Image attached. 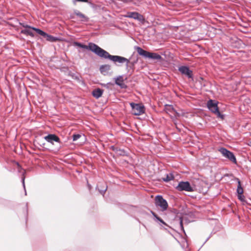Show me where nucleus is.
Segmentation results:
<instances>
[{
	"instance_id": "393cba45",
	"label": "nucleus",
	"mask_w": 251,
	"mask_h": 251,
	"mask_svg": "<svg viewBox=\"0 0 251 251\" xmlns=\"http://www.w3.org/2000/svg\"><path fill=\"white\" fill-rule=\"evenodd\" d=\"M180 226L181 227V230L184 232V228L183 226V224H182V218L180 219V222H179Z\"/></svg>"
},
{
	"instance_id": "1a4fd4ad",
	"label": "nucleus",
	"mask_w": 251,
	"mask_h": 251,
	"mask_svg": "<svg viewBox=\"0 0 251 251\" xmlns=\"http://www.w3.org/2000/svg\"><path fill=\"white\" fill-rule=\"evenodd\" d=\"M179 71L182 74L186 75L188 77H192V72L186 66H181L178 69Z\"/></svg>"
},
{
	"instance_id": "f8f14e48",
	"label": "nucleus",
	"mask_w": 251,
	"mask_h": 251,
	"mask_svg": "<svg viewBox=\"0 0 251 251\" xmlns=\"http://www.w3.org/2000/svg\"><path fill=\"white\" fill-rule=\"evenodd\" d=\"M73 45L77 46L78 47H99L97 45L92 43H89L88 45H83L77 42H74Z\"/></svg>"
},
{
	"instance_id": "c756f323",
	"label": "nucleus",
	"mask_w": 251,
	"mask_h": 251,
	"mask_svg": "<svg viewBox=\"0 0 251 251\" xmlns=\"http://www.w3.org/2000/svg\"><path fill=\"white\" fill-rule=\"evenodd\" d=\"M106 188H107V187H106ZM106 188H105V189H104V190H101V193H104V192H105V191H106Z\"/></svg>"
},
{
	"instance_id": "aec40b11",
	"label": "nucleus",
	"mask_w": 251,
	"mask_h": 251,
	"mask_svg": "<svg viewBox=\"0 0 251 251\" xmlns=\"http://www.w3.org/2000/svg\"><path fill=\"white\" fill-rule=\"evenodd\" d=\"M32 29L33 30L35 31L37 34L42 36L43 38H45V37L47 34L46 32H45L44 31H43V30H42L39 28H37L35 27V28H32Z\"/></svg>"
},
{
	"instance_id": "c85d7f7f",
	"label": "nucleus",
	"mask_w": 251,
	"mask_h": 251,
	"mask_svg": "<svg viewBox=\"0 0 251 251\" xmlns=\"http://www.w3.org/2000/svg\"><path fill=\"white\" fill-rule=\"evenodd\" d=\"M22 182H23V187H24V189H25V177H23L22 178Z\"/></svg>"
},
{
	"instance_id": "cd10ccee",
	"label": "nucleus",
	"mask_w": 251,
	"mask_h": 251,
	"mask_svg": "<svg viewBox=\"0 0 251 251\" xmlns=\"http://www.w3.org/2000/svg\"><path fill=\"white\" fill-rule=\"evenodd\" d=\"M21 25L24 27H25V28H27V27H30V26H29L27 25H25L24 24H21Z\"/></svg>"
},
{
	"instance_id": "9b49d317",
	"label": "nucleus",
	"mask_w": 251,
	"mask_h": 251,
	"mask_svg": "<svg viewBox=\"0 0 251 251\" xmlns=\"http://www.w3.org/2000/svg\"><path fill=\"white\" fill-rule=\"evenodd\" d=\"M111 67L109 65L105 64L102 65L100 67V70L102 74L105 75L108 72V71L110 70Z\"/></svg>"
},
{
	"instance_id": "7ed1b4c3",
	"label": "nucleus",
	"mask_w": 251,
	"mask_h": 251,
	"mask_svg": "<svg viewBox=\"0 0 251 251\" xmlns=\"http://www.w3.org/2000/svg\"><path fill=\"white\" fill-rule=\"evenodd\" d=\"M218 151L225 158L228 159L234 164L237 163L236 157L232 152L225 148H221Z\"/></svg>"
},
{
	"instance_id": "20e7f679",
	"label": "nucleus",
	"mask_w": 251,
	"mask_h": 251,
	"mask_svg": "<svg viewBox=\"0 0 251 251\" xmlns=\"http://www.w3.org/2000/svg\"><path fill=\"white\" fill-rule=\"evenodd\" d=\"M176 189L179 191H185L186 192H193L195 187L191 186L188 181H180L178 183Z\"/></svg>"
},
{
	"instance_id": "9d476101",
	"label": "nucleus",
	"mask_w": 251,
	"mask_h": 251,
	"mask_svg": "<svg viewBox=\"0 0 251 251\" xmlns=\"http://www.w3.org/2000/svg\"><path fill=\"white\" fill-rule=\"evenodd\" d=\"M127 17L139 20H141L143 17L141 15L137 12H129Z\"/></svg>"
},
{
	"instance_id": "4468645a",
	"label": "nucleus",
	"mask_w": 251,
	"mask_h": 251,
	"mask_svg": "<svg viewBox=\"0 0 251 251\" xmlns=\"http://www.w3.org/2000/svg\"><path fill=\"white\" fill-rule=\"evenodd\" d=\"M115 83L120 86L121 88H124L125 87V84L124 83L123 77L122 76H119L116 78Z\"/></svg>"
},
{
	"instance_id": "dca6fc26",
	"label": "nucleus",
	"mask_w": 251,
	"mask_h": 251,
	"mask_svg": "<svg viewBox=\"0 0 251 251\" xmlns=\"http://www.w3.org/2000/svg\"><path fill=\"white\" fill-rule=\"evenodd\" d=\"M75 15H76L77 17H78L80 19H81L82 21L83 22H87L88 20V18L83 14L79 12V11H75Z\"/></svg>"
},
{
	"instance_id": "a211bd4d",
	"label": "nucleus",
	"mask_w": 251,
	"mask_h": 251,
	"mask_svg": "<svg viewBox=\"0 0 251 251\" xmlns=\"http://www.w3.org/2000/svg\"><path fill=\"white\" fill-rule=\"evenodd\" d=\"M166 109L171 113L173 114L176 117L179 116V114L174 109L172 106L168 105L166 107Z\"/></svg>"
},
{
	"instance_id": "39448f33",
	"label": "nucleus",
	"mask_w": 251,
	"mask_h": 251,
	"mask_svg": "<svg viewBox=\"0 0 251 251\" xmlns=\"http://www.w3.org/2000/svg\"><path fill=\"white\" fill-rule=\"evenodd\" d=\"M217 104L216 101L210 100L207 101V105L209 110L216 114L218 117L223 119V116L219 112Z\"/></svg>"
},
{
	"instance_id": "f257e3e1",
	"label": "nucleus",
	"mask_w": 251,
	"mask_h": 251,
	"mask_svg": "<svg viewBox=\"0 0 251 251\" xmlns=\"http://www.w3.org/2000/svg\"><path fill=\"white\" fill-rule=\"evenodd\" d=\"M85 49L92 51L100 57H102L105 58H108L110 60L113 61L114 62H118L121 64L126 63V66H128L129 63V59L121 56L110 55L107 51L102 50L101 48Z\"/></svg>"
},
{
	"instance_id": "412c9836",
	"label": "nucleus",
	"mask_w": 251,
	"mask_h": 251,
	"mask_svg": "<svg viewBox=\"0 0 251 251\" xmlns=\"http://www.w3.org/2000/svg\"><path fill=\"white\" fill-rule=\"evenodd\" d=\"M237 193L238 195H241L243 194V189L241 187L240 181L238 179V186L237 189Z\"/></svg>"
},
{
	"instance_id": "6e6552de",
	"label": "nucleus",
	"mask_w": 251,
	"mask_h": 251,
	"mask_svg": "<svg viewBox=\"0 0 251 251\" xmlns=\"http://www.w3.org/2000/svg\"><path fill=\"white\" fill-rule=\"evenodd\" d=\"M44 139L48 142L53 145L54 142H60L59 138L55 134H50L44 137Z\"/></svg>"
},
{
	"instance_id": "7c9ffc66",
	"label": "nucleus",
	"mask_w": 251,
	"mask_h": 251,
	"mask_svg": "<svg viewBox=\"0 0 251 251\" xmlns=\"http://www.w3.org/2000/svg\"><path fill=\"white\" fill-rule=\"evenodd\" d=\"M250 146H251V141L250 142L249 144Z\"/></svg>"
},
{
	"instance_id": "f3484780",
	"label": "nucleus",
	"mask_w": 251,
	"mask_h": 251,
	"mask_svg": "<svg viewBox=\"0 0 251 251\" xmlns=\"http://www.w3.org/2000/svg\"><path fill=\"white\" fill-rule=\"evenodd\" d=\"M44 39H45L47 41L51 42H56L57 41L60 40V39L58 38L54 37L47 33L46 34Z\"/></svg>"
},
{
	"instance_id": "f03ea898",
	"label": "nucleus",
	"mask_w": 251,
	"mask_h": 251,
	"mask_svg": "<svg viewBox=\"0 0 251 251\" xmlns=\"http://www.w3.org/2000/svg\"><path fill=\"white\" fill-rule=\"evenodd\" d=\"M137 49L138 53L145 58L157 60H159L161 58V56L156 53L150 52L144 50L142 48H137Z\"/></svg>"
},
{
	"instance_id": "ddd939ff",
	"label": "nucleus",
	"mask_w": 251,
	"mask_h": 251,
	"mask_svg": "<svg viewBox=\"0 0 251 251\" xmlns=\"http://www.w3.org/2000/svg\"><path fill=\"white\" fill-rule=\"evenodd\" d=\"M32 28H34L33 27H27L25 29L22 30L21 33H23L24 34L27 35H30L32 37L34 36V33L33 32V29Z\"/></svg>"
},
{
	"instance_id": "0eeeda50",
	"label": "nucleus",
	"mask_w": 251,
	"mask_h": 251,
	"mask_svg": "<svg viewBox=\"0 0 251 251\" xmlns=\"http://www.w3.org/2000/svg\"><path fill=\"white\" fill-rule=\"evenodd\" d=\"M130 105L132 108V113L135 115H140L145 112V107L141 104L131 102Z\"/></svg>"
},
{
	"instance_id": "b1692460",
	"label": "nucleus",
	"mask_w": 251,
	"mask_h": 251,
	"mask_svg": "<svg viewBox=\"0 0 251 251\" xmlns=\"http://www.w3.org/2000/svg\"><path fill=\"white\" fill-rule=\"evenodd\" d=\"M237 197L238 199L240 200L241 201H245V197L243 194L238 195Z\"/></svg>"
},
{
	"instance_id": "bb28decb",
	"label": "nucleus",
	"mask_w": 251,
	"mask_h": 251,
	"mask_svg": "<svg viewBox=\"0 0 251 251\" xmlns=\"http://www.w3.org/2000/svg\"><path fill=\"white\" fill-rule=\"evenodd\" d=\"M76 1L88 2V0H74V2H75Z\"/></svg>"
},
{
	"instance_id": "5701e85b",
	"label": "nucleus",
	"mask_w": 251,
	"mask_h": 251,
	"mask_svg": "<svg viewBox=\"0 0 251 251\" xmlns=\"http://www.w3.org/2000/svg\"><path fill=\"white\" fill-rule=\"evenodd\" d=\"M83 135L79 134H74L73 135V139L74 141H75L77 140L79 138L81 137Z\"/></svg>"
},
{
	"instance_id": "4be33fe9",
	"label": "nucleus",
	"mask_w": 251,
	"mask_h": 251,
	"mask_svg": "<svg viewBox=\"0 0 251 251\" xmlns=\"http://www.w3.org/2000/svg\"><path fill=\"white\" fill-rule=\"evenodd\" d=\"M151 213L152 215L153 216V217H154L156 221H159L163 224L166 225V224L160 217H159L154 212L151 211Z\"/></svg>"
},
{
	"instance_id": "423d86ee",
	"label": "nucleus",
	"mask_w": 251,
	"mask_h": 251,
	"mask_svg": "<svg viewBox=\"0 0 251 251\" xmlns=\"http://www.w3.org/2000/svg\"><path fill=\"white\" fill-rule=\"evenodd\" d=\"M155 204L156 206L159 207L162 211L167 209L168 204L167 201L161 196L158 195L155 198Z\"/></svg>"
},
{
	"instance_id": "2eb2a0df",
	"label": "nucleus",
	"mask_w": 251,
	"mask_h": 251,
	"mask_svg": "<svg viewBox=\"0 0 251 251\" xmlns=\"http://www.w3.org/2000/svg\"><path fill=\"white\" fill-rule=\"evenodd\" d=\"M102 93H103V91L100 88H98V89H95L93 91L92 94H93V96L95 98L98 99L101 96Z\"/></svg>"
},
{
	"instance_id": "a878e982",
	"label": "nucleus",
	"mask_w": 251,
	"mask_h": 251,
	"mask_svg": "<svg viewBox=\"0 0 251 251\" xmlns=\"http://www.w3.org/2000/svg\"><path fill=\"white\" fill-rule=\"evenodd\" d=\"M235 41L237 42L238 45L239 46H242V44H243L242 41L240 39H238V38L236 39Z\"/></svg>"
},
{
	"instance_id": "6ab92c4d",
	"label": "nucleus",
	"mask_w": 251,
	"mask_h": 251,
	"mask_svg": "<svg viewBox=\"0 0 251 251\" xmlns=\"http://www.w3.org/2000/svg\"><path fill=\"white\" fill-rule=\"evenodd\" d=\"M174 179V176L172 173H169L166 175L165 177L162 178L163 181L168 182Z\"/></svg>"
}]
</instances>
